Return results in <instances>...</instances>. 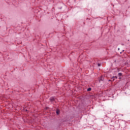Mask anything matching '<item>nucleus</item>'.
Returning a JSON list of instances; mask_svg holds the SVG:
<instances>
[{
	"mask_svg": "<svg viewBox=\"0 0 130 130\" xmlns=\"http://www.w3.org/2000/svg\"><path fill=\"white\" fill-rule=\"evenodd\" d=\"M50 100L51 101V102H53V101H54V98H50Z\"/></svg>",
	"mask_w": 130,
	"mask_h": 130,
	"instance_id": "nucleus-1",
	"label": "nucleus"
},
{
	"mask_svg": "<svg viewBox=\"0 0 130 130\" xmlns=\"http://www.w3.org/2000/svg\"><path fill=\"white\" fill-rule=\"evenodd\" d=\"M56 113H57V114H59V110H57L56 111Z\"/></svg>",
	"mask_w": 130,
	"mask_h": 130,
	"instance_id": "nucleus-2",
	"label": "nucleus"
},
{
	"mask_svg": "<svg viewBox=\"0 0 130 130\" xmlns=\"http://www.w3.org/2000/svg\"><path fill=\"white\" fill-rule=\"evenodd\" d=\"M91 88H88L87 89V91H91Z\"/></svg>",
	"mask_w": 130,
	"mask_h": 130,
	"instance_id": "nucleus-3",
	"label": "nucleus"
},
{
	"mask_svg": "<svg viewBox=\"0 0 130 130\" xmlns=\"http://www.w3.org/2000/svg\"><path fill=\"white\" fill-rule=\"evenodd\" d=\"M121 75H122L121 73H119V74H118V76H119V77H120V76H121Z\"/></svg>",
	"mask_w": 130,
	"mask_h": 130,
	"instance_id": "nucleus-4",
	"label": "nucleus"
},
{
	"mask_svg": "<svg viewBox=\"0 0 130 130\" xmlns=\"http://www.w3.org/2000/svg\"><path fill=\"white\" fill-rule=\"evenodd\" d=\"M98 67H100V66H101L100 63H98Z\"/></svg>",
	"mask_w": 130,
	"mask_h": 130,
	"instance_id": "nucleus-5",
	"label": "nucleus"
},
{
	"mask_svg": "<svg viewBox=\"0 0 130 130\" xmlns=\"http://www.w3.org/2000/svg\"><path fill=\"white\" fill-rule=\"evenodd\" d=\"M115 78L116 79H117V77H115Z\"/></svg>",
	"mask_w": 130,
	"mask_h": 130,
	"instance_id": "nucleus-6",
	"label": "nucleus"
}]
</instances>
